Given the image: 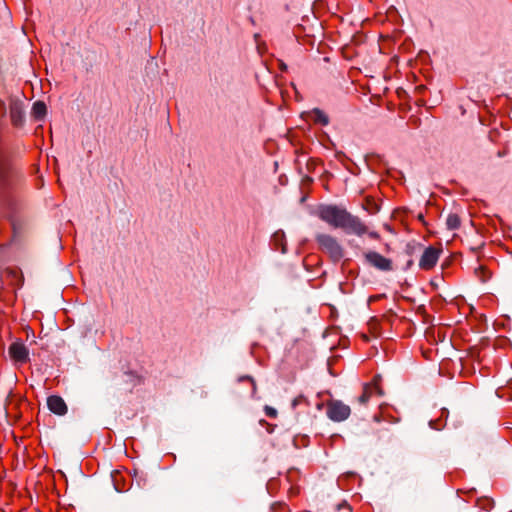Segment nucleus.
I'll return each instance as SVG.
<instances>
[{"label": "nucleus", "instance_id": "nucleus-2", "mask_svg": "<svg viewBox=\"0 0 512 512\" xmlns=\"http://www.w3.org/2000/svg\"><path fill=\"white\" fill-rule=\"evenodd\" d=\"M18 177L17 171L7 161L0 159V198L3 202L9 201V191Z\"/></svg>", "mask_w": 512, "mask_h": 512}, {"label": "nucleus", "instance_id": "nucleus-27", "mask_svg": "<svg viewBox=\"0 0 512 512\" xmlns=\"http://www.w3.org/2000/svg\"><path fill=\"white\" fill-rule=\"evenodd\" d=\"M413 259H409L406 263V267L404 268L405 270L409 269L412 265H413Z\"/></svg>", "mask_w": 512, "mask_h": 512}, {"label": "nucleus", "instance_id": "nucleus-4", "mask_svg": "<svg viewBox=\"0 0 512 512\" xmlns=\"http://www.w3.org/2000/svg\"><path fill=\"white\" fill-rule=\"evenodd\" d=\"M326 414L332 421L342 422L350 416L351 409L340 400H331L327 403Z\"/></svg>", "mask_w": 512, "mask_h": 512}, {"label": "nucleus", "instance_id": "nucleus-12", "mask_svg": "<svg viewBox=\"0 0 512 512\" xmlns=\"http://www.w3.org/2000/svg\"><path fill=\"white\" fill-rule=\"evenodd\" d=\"M46 113L47 107L43 101H36L33 103L31 114L36 120H43Z\"/></svg>", "mask_w": 512, "mask_h": 512}, {"label": "nucleus", "instance_id": "nucleus-15", "mask_svg": "<svg viewBox=\"0 0 512 512\" xmlns=\"http://www.w3.org/2000/svg\"><path fill=\"white\" fill-rule=\"evenodd\" d=\"M370 396H371V387L369 385H365L362 395H360L358 397V402L360 404H366L369 401Z\"/></svg>", "mask_w": 512, "mask_h": 512}, {"label": "nucleus", "instance_id": "nucleus-13", "mask_svg": "<svg viewBox=\"0 0 512 512\" xmlns=\"http://www.w3.org/2000/svg\"><path fill=\"white\" fill-rule=\"evenodd\" d=\"M460 217L456 213H450L446 219V226L449 230H456L460 227Z\"/></svg>", "mask_w": 512, "mask_h": 512}, {"label": "nucleus", "instance_id": "nucleus-11", "mask_svg": "<svg viewBox=\"0 0 512 512\" xmlns=\"http://www.w3.org/2000/svg\"><path fill=\"white\" fill-rule=\"evenodd\" d=\"M305 115L313 120L314 123H319L323 126H326L329 124V117L324 111H322L319 108H314L310 112H306Z\"/></svg>", "mask_w": 512, "mask_h": 512}, {"label": "nucleus", "instance_id": "nucleus-16", "mask_svg": "<svg viewBox=\"0 0 512 512\" xmlns=\"http://www.w3.org/2000/svg\"><path fill=\"white\" fill-rule=\"evenodd\" d=\"M364 209L367 210L370 214H376L380 207L376 203L368 200L367 205L364 206Z\"/></svg>", "mask_w": 512, "mask_h": 512}, {"label": "nucleus", "instance_id": "nucleus-14", "mask_svg": "<svg viewBox=\"0 0 512 512\" xmlns=\"http://www.w3.org/2000/svg\"><path fill=\"white\" fill-rule=\"evenodd\" d=\"M422 248V245L420 243H417V242H409L406 247H405V253L408 255V256H412L413 254H415L418 250H420Z\"/></svg>", "mask_w": 512, "mask_h": 512}, {"label": "nucleus", "instance_id": "nucleus-10", "mask_svg": "<svg viewBox=\"0 0 512 512\" xmlns=\"http://www.w3.org/2000/svg\"><path fill=\"white\" fill-rule=\"evenodd\" d=\"M48 409L59 416H63L67 413V405L64 399L58 395H51L47 398Z\"/></svg>", "mask_w": 512, "mask_h": 512}, {"label": "nucleus", "instance_id": "nucleus-22", "mask_svg": "<svg viewBox=\"0 0 512 512\" xmlns=\"http://www.w3.org/2000/svg\"><path fill=\"white\" fill-rule=\"evenodd\" d=\"M317 161L316 160H310L308 163H307V169L309 171H313L317 165Z\"/></svg>", "mask_w": 512, "mask_h": 512}, {"label": "nucleus", "instance_id": "nucleus-25", "mask_svg": "<svg viewBox=\"0 0 512 512\" xmlns=\"http://www.w3.org/2000/svg\"><path fill=\"white\" fill-rule=\"evenodd\" d=\"M382 377L381 375H375L373 378V385H379V382L381 381Z\"/></svg>", "mask_w": 512, "mask_h": 512}, {"label": "nucleus", "instance_id": "nucleus-1", "mask_svg": "<svg viewBox=\"0 0 512 512\" xmlns=\"http://www.w3.org/2000/svg\"><path fill=\"white\" fill-rule=\"evenodd\" d=\"M316 215L330 226L342 229L347 234L362 236L367 232V226L362 220L342 206L321 204L317 207Z\"/></svg>", "mask_w": 512, "mask_h": 512}, {"label": "nucleus", "instance_id": "nucleus-7", "mask_svg": "<svg viewBox=\"0 0 512 512\" xmlns=\"http://www.w3.org/2000/svg\"><path fill=\"white\" fill-rule=\"evenodd\" d=\"M9 114L11 123L16 128H22L25 124L24 103L18 98H11L9 102Z\"/></svg>", "mask_w": 512, "mask_h": 512}, {"label": "nucleus", "instance_id": "nucleus-17", "mask_svg": "<svg viewBox=\"0 0 512 512\" xmlns=\"http://www.w3.org/2000/svg\"><path fill=\"white\" fill-rule=\"evenodd\" d=\"M264 411H265V414L270 417V418H276L277 415H278V412L275 408L271 407V406H268L266 405L264 407Z\"/></svg>", "mask_w": 512, "mask_h": 512}, {"label": "nucleus", "instance_id": "nucleus-21", "mask_svg": "<svg viewBox=\"0 0 512 512\" xmlns=\"http://www.w3.org/2000/svg\"><path fill=\"white\" fill-rule=\"evenodd\" d=\"M0 112L2 117H4L7 113L6 104L2 99H0Z\"/></svg>", "mask_w": 512, "mask_h": 512}, {"label": "nucleus", "instance_id": "nucleus-28", "mask_svg": "<svg viewBox=\"0 0 512 512\" xmlns=\"http://www.w3.org/2000/svg\"><path fill=\"white\" fill-rule=\"evenodd\" d=\"M281 245H282L281 252L282 253H286V246H285V244H281Z\"/></svg>", "mask_w": 512, "mask_h": 512}, {"label": "nucleus", "instance_id": "nucleus-19", "mask_svg": "<svg viewBox=\"0 0 512 512\" xmlns=\"http://www.w3.org/2000/svg\"><path fill=\"white\" fill-rule=\"evenodd\" d=\"M338 510H343L344 512H352V509L350 505H348L346 502H343L341 504L337 505Z\"/></svg>", "mask_w": 512, "mask_h": 512}, {"label": "nucleus", "instance_id": "nucleus-9", "mask_svg": "<svg viewBox=\"0 0 512 512\" xmlns=\"http://www.w3.org/2000/svg\"><path fill=\"white\" fill-rule=\"evenodd\" d=\"M9 355L17 362L24 363L28 360V349L22 342H14L9 346Z\"/></svg>", "mask_w": 512, "mask_h": 512}, {"label": "nucleus", "instance_id": "nucleus-26", "mask_svg": "<svg viewBox=\"0 0 512 512\" xmlns=\"http://www.w3.org/2000/svg\"><path fill=\"white\" fill-rule=\"evenodd\" d=\"M374 389L378 395L382 396L384 394L383 390L379 387V385H374Z\"/></svg>", "mask_w": 512, "mask_h": 512}, {"label": "nucleus", "instance_id": "nucleus-18", "mask_svg": "<svg viewBox=\"0 0 512 512\" xmlns=\"http://www.w3.org/2000/svg\"><path fill=\"white\" fill-rule=\"evenodd\" d=\"M239 381H244V380H248L252 383V395H254L256 393V383H255V380L251 377V376H242L238 379Z\"/></svg>", "mask_w": 512, "mask_h": 512}, {"label": "nucleus", "instance_id": "nucleus-20", "mask_svg": "<svg viewBox=\"0 0 512 512\" xmlns=\"http://www.w3.org/2000/svg\"><path fill=\"white\" fill-rule=\"evenodd\" d=\"M283 238H284V233L282 231H277L273 234V239L276 242H281Z\"/></svg>", "mask_w": 512, "mask_h": 512}, {"label": "nucleus", "instance_id": "nucleus-5", "mask_svg": "<svg viewBox=\"0 0 512 512\" xmlns=\"http://www.w3.org/2000/svg\"><path fill=\"white\" fill-rule=\"evenodd\" d=\"M9 221L12 227L11 242L13 244H20L30 229L29 222L26 219L14 216H10Z\"/></svg>", "mask_w": 512, "mask_h": 512}, {"label": "nucleus", "instance_id": "nucleus-30", "mask_svg": "<svg viewBox=\"0 0 512 512\" xmlns=\"http://www.w3.org/2000/svg\"><path fill=\"white\" fill-rule=\"evenodd\" d=\"M417 89L420 90V91H423L424 86H418Z\"/></svg>", "mask_w": 512, "mask_h": 512}, {"label": "nucleus", "instance_id": "nucleus-29", "mask_svg": "<svg viewBox=\"0 0 512 512\" xmlns=\"http://www.w3.org/2000/svg\"><path fill=\"white\" fill-rule=\"evenodd\" d=\"M417 217H418V219H419V220L424 221V216H423V214H421V213H420Z\"/></svg>", "mask_w": 512, "mask_h": 512}, {"label": "nucleus", "instance_id": "nucleus-3", "mask_svg": "<svg viewBox=\"0 0 512 512\" xmlns=\"http://www.w3.org/2000/svg\"><path fill=\"white\" fill-rule=\"evenodd\" d=\"M315 239L320 249L329 254L334 262L343 258V248L335 237L329 234L319 233L316 235Z\"/></svg>", "mask_w": 512, "mask_h": 512}, {"label": "nucleus", "instance_id": "nucleus-6", "mask_svg": "<svg viewBox=\"0 0 512 512\" xmlns=\"http://www.w3.org/2000/svg\"><path fill=\"white\" fill-rule=\"evenodd\" d=\"M366 263L377 270L388 272L393 270L392 260L384 257L376 251H367L364 253Z\"/></svg>", "mask_w": 512, "mask_h": 512}, {"label": "nucleus", "instance_id": "nucleus-23", "mask_svg": "<svg viewBox=\"0 0 512 512\" xmlns=\"http://www.w3.org/2000/svg\"><path fill=\"white\" fill-rule=\"evenodd\" d=\"M278 64H279V69L281 71H283V72L287 71L288 67L282 60H278Z\"/></svg>", "mask_w": 512, "mask_h": 512}, {"label": "nucleus", "instance_id": "nucleus-24", "mask_svg": "<svg viewBox=\"0 0 512 512\" xmlns=\"http://www.w3.org/2000/svg\"><path fill=\"white\" fill-rule=\"evenodd\" d=\"M366 233H368V235H369L371 238H373V239L378 240V239L380 238L379 233H378V232H376V231H371V232H368V231H367Z\"/></svg>", "mask_w": 512, "mask_h": 512}, {"label": "nucleus", "instance_id": "nucleus-8", "mask_svg": "<svg viewBox=\"0 0 512 512\" xmlns=\"http://www.w3.org/2000/svg\"><path fill=\"white\" fill-rule=\"evenodd\" d=\"M442 253V248H435L433 246L427 247L419 260V267L423 270L432 269Z\"/></svg>", "mask_w": 512, "mask_h": 512}]
</instances>
